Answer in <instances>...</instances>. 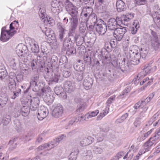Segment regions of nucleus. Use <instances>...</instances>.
Masks as SVG:
<instances>
[{
    "mask_svg": "<svg viewBox=\"0 0 160 160\" xmlns=\"http://www.w3.org/2000/svg\"><path fill=\"white\" fill-rule=\"evenodd\" d=\"M129 60L124 57H120L117 60H114L112 64L114 67L120 68L123 73H126L129 70V66L131 64L136 65L140 62L141 58L138 50H131L129 52Z\"/></svg>",
    "mask_w": 160,
    "mask_h": 160,
    "instance_id": "obj_1",
    "label": "nucleus"
},
{
    "mask_svg": "<svg viewBox=\"0 0 160 160\" xmlns=\"http://www.w3.org/2000/svg\"><path fill=\"white\" fill-rule=\"evenodd\" d=\"M52 73L49 71L47 68L44 73V78L47 81L49 82H58L60 78V72H58L57 70L52 69Z\"/></svg>",
    "mask_w": 160,
    "mask_h": 160,
    "instance_id": "obj_2",
    "label": "nucleus"
},
{
    "mask_svg": "<svg viewBox=\"0 0 160 160\" xmlns=\"http://www.w3.org/2000/svg\"><path fill=\"white\" fill-rule=\"evenodd\" d=\"M16 79L18 82H21L23 80V76L22 74H18L17 76L14 73L11 72L10 73L8 78V86L9 89L11 91H13L16 88Z\"/></svg>",
    "mask_w": 160,
    "mask_h": 160,
    "instance_id": "obj_3",
    "label": "nucleus"
},
{
    "mask_svg": "<svg viewBox=\"0 0 160 160\" xmlns=\"http://www.w3.org/2000/svg\"><path fill=\"white\" fill-rule=\"evenodd\" d=\"M30 99H26L22 100L21 102L25 105H28L30 107L32 111H35L38 110L40 103V100L37 97H32Z\"/></svg>",
    "mask_w": 160,
    "mask_h": 160,
    "instance_id": "obj_4",
    "label": "nucleus"
},
{
    "mask_svg": "<svg viewBox=\"0 0 160 160\" xmlns=\"http://www.w3.org/2000/svg\"><path fill=\"white\" fill-rule=\"evenodd\" d=\"M151 34L150 41L151 48L154 51L158 52L160 51V38L158 37L156 33L151 29Z\"/></svg>",
    "mask_w": 160,
    "mask_h": 160,
    "instance_id": "obj_5",
    "label": "nucleus"
},
{
    "mask_svg": "<svg viewBox=\"0 0 160 160\" xmlns=\"http://www.w3.org/2000/svg\"><path fill=\"white\" fill-rule=\"evenodd\" d=\"M65 137V135L62 134L51 142L39 146L38 148V150H42L46 148H47L48 150H50L57 146L63 138Z\"/></svg>",
    "mask_w": 160,
    "mask_h": 160,
    "instance_id": "obj_6",
    "label": "nucleus"
},
{
    "mask_svg": "<svg viewBox=\"0 0 160 160\" xmlns=\"http://www.w3.org/2000/svg\"><path fill=\"white\" fill-rule=\"evenodd\" d=\"M39 76L38 74H36L32 76L30 79V83L29 87L25 91V93L28 92L30 88H31L32 90L35 92L38 91V83L39 82Z\"/></svg>",
    "mask_w": 160,
    "mask_h": 160,
    "instance_id": "obj_7",
    "label": "nucleus"
},
{
    "mask_svg": "<svg viewBox=\"0 0 160 160\" xmlns=\"http://www.w3.org/2000/svg\"><path fill=\"white\" fill-rule=\"evenodd\" d=\"M38 58H40V56H37V62L36 59H34L32 61L31 66L33 71L37 68V70L38 72L39 71L42 72L43 70L45 63L43 60L40 61L39 60Z\"/></svg>",
    "mask_w": 160,
    "mask_h": 160,
    "instance_id": "obj_8",
    "label": "nucleus"
},
{
    "mask_svg": "<svg viewBox=\"0 0 160 160\" xmlns=\"http://www.w3.org/2000/svg\"><path fill=\"white\" fill-rule=\"evenodd\" d=\"M67 41V42L66 40L64 41L62 49L63 51L67 50L66 54L68 56H73L76 53V49L73 46L69 45L68 43V41L69 42V40Z\"/></svg>",
    "mask_w": 160,
    "mask_h": 160,
    "instance_id": "obj_9",
    "label": "nucleus"
},
{
    "mask_svg": "<svg viewBox=\"0 0 160 160\" xmlns=\"http://www.w3.org/2000/svg\"><path fill=\"white\" fill-rule=\"evenodd\" d=\"M96 31L99 35H103L106 31L107 29L106 23L102 20L99 19L98 24L95 26Z\"/></svg>",
    "mask_w": 160,
    "mask_h": 160,
    "instance_id": "obj_10",
    "label": "nucleus"
},
{
    "mask_svg": "<svg viewBox=\"0 0 160 160\" xmlns=\"http://www.w3.org/2000/svg\"><path fill=\"white\" fill-rule=\"evenodd\" d=\"M126 28L120 26V28H118L113 32V35L117 40L120 41L127 31Z\"/></svg>",
    "mask_w": 160,
    "mask_h": 160,
    "instance_id": "obj_11",
    "label": "nucleus"
},
{
    "mask_svg": "<svg viewBox=\"0 0 160 160\" xmlns=\"http://www.w3.org/2000/svg\"><path fill=\"white\" fill-rule=\"evenodd\" d=\"M53 109L52 113V116L55 118H59L62 116L63 113V107L60 104L53 105Z\"/></svg>",
    "mask_w": 160,
    "mask_h": 160,
    "instance_id": "obj_12",
    "label": "nucleus"
},
{
    "mask_svg": "<svg viewBox=\"0 0 160 160\" xmlns=\"http://www.w3.org/2000/svg\"><path fill=\"white\" fill-rule=\"evenodd\" d=\"M42 32L47 37L46 39L49 42L55 41L56 40L55 35L53 30L49 28H45L42 30Z\"/></svg>",
    "mask_w": 160,
    "mask_h": 160,
    "instance_id": "obj_13",
    "label": "nucleus"
},
{
    "mask_svg": "<svg viewBox=\"0 0 160 160\" xmlns=\"http://www.w3.org/2000/svg\"><path fill=\"white\" fill-rule=\"evenodd\" d=\"M63 87L66 92L71 93L74 91L75 86V84L72 82L66 81L64 83Z\"/></svg>",
    "mask_w": 160,
    "mask_h": 160,
    "instance_id": "obj_14",
    "label": "nucleus"
},
{
    "mask_svg": "<svg viewBox=\"0 0 160 160\" xmlns=\"http://www.w3.org/2000/svg\"><path fill=\"white\" fill-rule=\"evenodd\" d=\"M38 110L37 118L40 120H42L46 118L48 114V109L44 107H41Z\"/></svg>",
    "mask_w": 160,
    "mask_h": 160,
    "instance_id": "obj_15",
    "label": "nucleus"
},
{
    "mask_svg": "<svg viewBox=\"0 0 160 160\" xmlns=\"http://www.w3.org/2000/svg\"><path fill=\"white\" fill-rule=\"evenodd\" d=\"M38 94L39 95V93H38ZM39 96L42 97L45 101L48 103V104H51L52 103L54 99V97L52 95H50L48 91L41 95H39Z\"/></svg>",
    "mask_w": 160,
    "mask_h": 160,
    "instance_id": "obj_16",
    "label": "nucleus"
},
{
    "mask_svg": "<svg viewBox=\"0 0 160 160\" xmlns=\"http://www.w3.org/2000/svg\"><path fill=\"white\" fill-rule=\"evenodd\" d=\"M23 106L22 107H19V110L18 112L17 116H16L15 117H18L20 114V113L23 116L25 117L28 115L29 114L31 109L30 108V107L28 105H25L24 104H23L22 102Z\"/></svg>",
    "mask_w": 160,
    "mask_h": 160,
    "instance_id": "obj_17",
    "label": "nucleus"
},
{
    "mask_svg": "<svg viewBox=\"0 0 160 160\" xmlns=\"http://www.w3.org/2000/svg\"><path fill=\"white\" fill-rule=\"evenodd\" d=\"M119 26L116 19L114 18H111L109 19L107 22L108 28L110 30L114 31Z\"/></svg>",
    "mask_w": 160,
    "mask_h": 160,
    "instance_id": "obj_18",
    "label": "nucleus"
},
{
    "mask_svg": "<svg viewBox=\"0 0 160 160\" xmlns=\"http://www.w3.org/2000/svg\"><path fill=\"white\" fill-rule=\"evenodd\" d=\"M16 30H14L12 32H5L3 34L1 33L0 40L3 42H5L9 40L10 37H12L16 33Z\"/></svg>",
    "mask_w": 160,
    "mask_h": 160,
    "instance_id": "obj_19",
    "label": "nucleus"
},
{
    "mask_svg": "<svg viewBox=\"0 0 160 160\" xmlns=\"http://www.w3.org/2000/svg\"><path fill=\"white\" fill-rule=\"evenodd\" d=\"M57 26L58 30V38L61 41H62L63 40L64 37L66 34V32L67 31V30L60 23H58L57 24Z\"/></svg>",
    "mask_w": 160,
    "mask_h": 160,
    "instance_id": "obj_20",
    "label": "nucleus"
},
{
    "mask_svg": "<svg viewBox=\"0 0 160 160\" xmlns=\"http://www.w3.org/2000/svg\"><path fill=\"white\" fill-rule=\"evenodd\" d=\"M134 14L133 13H128L125 15H122V20L123 24L127 25L128 22L134 17Z\"/></svg>",
    "mask_w": 160,
    "mask_h": 160,
    "instance_id": "obj_21",
    "label": "nucleus"
},
{
    "mask_svg": "<svg viewBox=\"0 0 160 160\" xmlns=\"http://www.w3.org/2000/svg\"><path fill=\"white\" fill-rule=\"evenodd\" d=\"M94 140L93 138L91 136H89L87 138H85L80 142V145L81 146H85L91 144Z\"/></svg>",
    "mask_w": 160,
    "mask_h": 160,
    "instance_id": "obj_22",
    "label": "nucleus"
},
{
    "mask_svg": "<svg viewBox=\"0 0 160 160\" xmlns=\"http://www.w3.org/2000/svg\"><path fill=\"white\" fill-rule=\"evenodd\" d=\"M58 57L55 55L52 56L51 60V67L52 69H54L58 72H60V71L59 70L58 66Z\"/></svg>",
    "mask_w": 160,
    "mask_h": 160,
    "instance_id": "obj_23",
    "label": "nucleus"
},
{
    "mask_svg": "<svg viewBox=\"0 0 160 160\" xmlns=\"http://www.w3.org/2000/svg\"><path fill=\"white\" fill-rule=\"evenodd\" d=\"M92 83L93 81L92 78L88 77L84 79L83 85L86 89L88 90L91 88Z\"/></svg>",
    "mask_w": 160,
    "mask_h": 160,
    "instance_id": "obj_24",
    "label": "nucleus"
},
{
    "mask_svg": "<svg viewBox=\"0 0 160 160\" xmlns=\"http://www.w3.org/2000/svg\"><path fill=\"white\" fill-rule=\"evenodd\" d=\"M117 10L118 12L125 11L126 6L125 3L122 0H118L116 2Z\"/></svg>",
    "mask_w": 160,
    "mask_h": 160,
    "instance_id": "obj_25",
    "label": "nucleus"
},
{
    "mask_svg": "<svg viewBox=\"0 0 160 160\" xmlns=\"http://www.w3.org/2000/svg\"><path fill=\"white\" fill-rule=\"evenodd\" d=\"M27 52V48L25 46L21 47H18L16 50V53L19 57L24 56Z\"/></svg>",
    "mask_w": 160,
    "mask_h": 160,
    "instance_id": "obj_26",
    "label": "nucleus"
},
{
    "mask_svg": "<svg viewBox=\"0 0 160 160\" xmlns=\"http://www.w3.org/2000/svg\"><path fill=\"white\" fill-rule=\"evenodd\" d=\"M9 64L10 67L13 70H16L17 69V65L18 62L17 58H10L8 60Z\"/></svg>",
    "mask_w": 160,
    "mask_h": 160,
    "instance_id": "obj_27",
    "label": "nucleus"
},
{
    "mask_svg": "<svg viewBox=\"0 0 160 160\" xmlns=\"http://www.w3.org/2000/svg\"><path fill=\"white\" fill-rule=\"evenodd\" d=\"M70 29L76 30L79 24L78 19H69Z\"/></svg>",
    "mask_w": 160,
    "mask_h": 160,
    "instance_id": "obj_28",
    "label": "nucleus"
},
{
    "mask_svg": "<svg viewBox=\"0 0 160 160\" xmlns=\"http://www.w3.org/2000/svg\"><path fill=\"white\" fill-rule=\"evenodd\" d=\"M6 69L2 62H0V78L2 80L7 75Z\"/></svg>",
    "mask_w": 160,
    "mask_h": 160,
    "instance_id": "obj_29",
    "label": "nucleus"
},
{
    "mask_svg": "<svg viewBox=\"0 0 160 160\" xmlns=\"http://www.w3.org/2000/svg\"><path fill=\"white\" fill-rule=\"evenodd\" d=\"M74 38V40L76 41L77 46H80L83 43L84 40V35L81 36L79 34H76Z\"/></svg>",
    "mask_w": 160,
    "mask_h": 160,
    "instance_id": "obj_30",
    "label": "nucleus"
},
{
    "mask_svg": "<svg viewBox=\"0 0 160 160\" xmlns=\"http://www.w3.org/2000/svg\"><path fill=\"white\" fill-rule=\"evenodd\" d=\"M136 48L138 50L141 57L143 59H145L148 53V48H142L140 50L138 47H136Z\"/></svg>",
    "mask_w": 160,
    "mask_h": 160,
    "instance_id": "obj_31",
    "label": "nucleus"
},
{
    "mask_svg": "<svg viewBox=\"0 0 160 160\" xmlns=\"http://www.w3.org/2000/svg\"><path fill=\"white\" fill-rule=\"evenodd\" d=\"M31 50L32 52L37 53L39 51V49L38 45L37 43L34 40L32 41L31 43H30Z\"/></svg>",
    "mask_w": 160,
    "mask_h": 160,
    "instance_id": "obj_32",
    "label": "nucleus"
},
{
    "mask_svg": "<svg viewBox=\"0 0 160 160\" xmlns=\"http://www.w3.org/2000/svg\"><path fill=\"white\" fill-rule=\"evenodd\" d=\"M68 12L71 16V17H69V19H78L77 17L78 13V11L74 8Z\"/></svg>",
    "mask_w": 160,
    "mask_h": 160,
    "instance_id": "obj_33",
    "label": "nucleus"
},
{
    "mask_svg": "<svg viewBox=\"0 0 160 160\" xmlns=\"http://www.w3.org/2000/svg\"><path fill=\"white\" fill-rule=\"evenodd\" d=\"M83 72H79L78 71H76L73 73V78L76 79L78 81H80L83 78Z\"/></svg>",
    "mask_w": 160,
    "mask_h": 160,
    "instance_id": "obj_34",
    "label": "nucleus"
},
{
    "mask_svg": "<svg viewBox=\"0 0 160 160\" xmlns=\"http://www.w3.org/2000/svg\"><path fill=\"white\" fill-rule=\"evenodd\" d=\"M89 19L88 21L90 22V24H98V21H99L96 15L94 13H92L89 16Z\"/></svg>",
    "mask_w": 160,
    "mask_h": 160,
    "instance_id": "obj_35",
    "label": "nucleus"
},
{
    "mask_svg": "<svg viewBox=\"0 0 160 160\" xmlns=\"http://www.w3.org/2000/svg\"><path fill=\"white\" fill-rule=\"evenodd\" d=\"M38 83V85L39 88L38 91L39 90H41V92L39 95H41L44 92H46V91H48V90L50 89V88H46V87H44L45 84L44 82H39Z\"/></svg>",
    "mask_w": 160,
    "mask_h": 160,
    "instance_id": "obj_36",
    "label": "nucleus"
},
{
    "mask_svg": "<svg viewBox=\"0 0 160 160\" xmlns=\"http://www.w3.org/2000/svg\"><path fill=\"white\" fill-rule=\"evenodd\" d=\"M84 118V117L82 116L73 118L69 121L67 125L68 126H71L74 122H78L79 120L81 121L83 119V120H85V119Z\"/></svg>",
    "mask_w": 160,
    "mask_h": 160,
    "instance_id": "obj_37",
    "label": "nucleus"
},
{
    "mask_svg": "<svg viewBox=\"0 0 160 160\" xmlns=\"http://www.w3.org/2000/svg\"><path fill=\"white\" fill-rule=\"evenodd\" d=\"M79 153V151L78 149H76L74 152H72L68 156L69 160H76L77 155Z\"/></svg>",
    "mask_w": 160,
    "mask_h": 160,
    "instance_id": "obj_38",
    "label": "nucleus"
},
{
    "mask_svg": "<svg viewBox=\"0 0 160 160\" xmlns=\"http://www.w3.org/2000/svg\"><path fill=\"white\" fill-rule=\"evenodd\" d=\"M9 149L10 150H12L15 149L17 146L16 139L15 138L10 140L8 144Z\"/></svg>",
    "mask_w": 160,
    "mask_h": 160,
    "instance_id": "obj_39",
    "label": "nucleus"
},
{
    "mask_svg": "<svg viewBox=\"0 0 160 160\" xmlns=\"http://www.w3.org/2000/svg\"><path fill=\"white\" fill-rule=\"evenodd\" d=\"M86 107V103L84 102L81 101L77 106V111L81 112L84 111Z\"/></svg>",
    "mask_w": 160,
    "mask_h": 160,
    "instance_id": "obj_40",
    "label": "nucleus"
},
{
    "mask_svg": "<svg viewBox=\"0 0 160 160\" xmlns=\"http://www.w3.org/2000/svg\"><path fill=\"white\" fill-rule=\"evenodd\" d=\"M38 13L40 18L42 20H43L47 17L46 10L44 7L40 8Z\"/></svg>",
    "mask_w": 160,
    "mask_h": 160,
    "instance_id": "obj_41",
    "label": "nucleus"
},
{
    "mask_svg": "<svg viewBox=\"0 0 160 160\" xmlns=\"http://www.w3.org/2000/svg\"><path fill=\"white\" fill-rule=\"evenodd\" d=\"M99 112V111L98 110L92 112H89L85 115V118H87L88 119L95 117L97 116Z\"/></svg>",
    "mask_w": 160,
    "mask_h": 160,
    "instance_id": "obj_42",
    "label": "nucleus"
},
{
    "mask_svg": "<svg viewBox=\"0 0 160 160\" xmlns=\"http://www.w3.org/2000/svg\"><path fill=\"white\" fill-rule=\"evenodd\" d=\"M152 142L151 140H150L149 138L148 140L144 143V148L145 149H146L147 151H149L151 147L153 145H154V143Z\"/></svg>",
    "mask_w": 160,
    "mask_h": 160,
    "instance_id": "obj_43",
    "label": "nucleus"
},
{
    "mask_svg": "<svg viewBox=\"0 0 160 160\" xmlns=\"http://www.w3.org/2000/svg\"><path fill=\"white\" fill-rule=\"evenodd\" d=\"M112 48L111 46L109 41H106L105 42L104 47L102 49L106 52H111L112 50Z\"/></svg>",
    "mask_w": 160,
    "mask_h": 160,
    "instance_id": "obj_44",
    "label": "nucleus"
},
{
    "mask_svg": "<svg viewBox=\"0 0 160 160\" xmlns=\"http://www.w3.org/2000/svg\"><path fill=\"white\" fill-rule=\"evenodd\" d=\"M92 8L89 7H84L82 9V12L86 14L88 16H90L92 14Z\"/></svg>",
    "mask_w": 160,
    "mask_h": 160,
    "instance_id": "obj_45",
    "label": "nucleus"
},
{
    "mask_svg": "<svg viewBox=\"0 0 160 160\" xmlns=\"http://www.w3.org/2000/svg\"><path fill=\"white\" fill-rule=\"evenodd\" d=\"M132 86L131 85L128 86L126 87L125 89L122 91L121 94L120 95V96H123L122 98L126 96L127 93L130 92Z\"/></svg>",
    "mask_w": 160,
    "mask_h": 160,
    "instance_id": "obj_46",
    "label": "nucleus"
},
{
    "mask_svg": "<svg viewBox=\"0 0 160 160\" xmlns=\"http://www.w3.org/2000/svg\"><path fill=\"white\" fill-rule=\"evenodd\" d=\"M154 15L152 17L153 20L157 27L160 29V15L156 16Z\"/></svg>",
    "mask_w": 160,
    "mask_h": 160,
    "instance_id": "obj_47",
    "label": "nucleus"
},
{
    "mask_svg": "<svg viewBox=\"0 0 160 160\" xmlns=\"http://www.w3.org/2000/svg\"><path fill=\"white\" fill-rule=\"evenodd\" d=\"M86 14L81 12L80 19H81L82 22H87L88 21V19H89V16L86 15Z\"/></svg>",
    "mask_w": 160,
    "mask_h": 160,
    "instance_id": "obj_48",
    "label": "nucleus"
},
{
    "mask_svg": "<svg viewBox=\"0 0 160 160\" xmlns=\"http://www.w3.org/2000/svg\"><path fill=\"white\" fill-rule=\"evenodd\" d=\"M68 59L65 56H62L59 60L60 63H61L63 68L65 67V65L68 62Z\"/></svg>",
    "mask_w": 160,
    "mask_h": 160,
    "instance_id": "obj_49",
    "label": "nucleus"
},
{
    "mask_svg": "<svg viewBox=\"0 0 160 160\" xmlns=\"http://www.w3.org/2000/svg\"><path fill=\"white\" fill-rule=\"evenodd\" d=\"M153 11H152L153 13L152 17L154 15H155V16L160 15V10L158 5H155L153 8Z\"/></svg>",
    "mask_w": 160,
    "mask_h": 160,
    "instance_id": "obj_50",
    "label": "nucleus"
},
{
    "mask_svg": "<svg viewBox=\"0 0 160 160\" xmlns=\"http://www.w3.org/2000/svg\"><path fill=\"white\" fill-rule=\"evenodd\" d=\"M11 117L10 116L8 115L6 117H3L2 119V122L3 125L5 126L7 125L11 121Z\"/></svg>",
    "mask_w": 160,
    "mask_h": 160,
    "instance_id": "obj_51",
    "label": "nucleus"
},
{
    "mask_svg": "<svg viewBox=\"0 0 160 160\" xmlns=\"http://www.w3.org/2000/svg\"><path fill=\"white\" fill-rule=\"evenodd\" d=\"M5 152L4 148L2 146H0V160H6L7 157L4 156Z\"/></svg>",
    "mask_w": 160,
    "mask_h": 160,
    "instance_id": "obj_52",
    "label": "nucleus"
},
{
    "mask_svg": "<svg viewBox=\"0 0 160 160\" xmlns=\"http://www.w3.org/2000/svg\"><path fill=\"white\" fill-rule=\"evenodd\" d=\"M65 7L67 11L74 8L73 4L68 0L65 2Z\"/></svg>",
    "mask_w": 160,
    "mask_h": 160,
    "instance_id": "obj_53",
    "label": "nucleus"
},
{
    "mask_svg": "<svg viewBox=\"0 0 160 160\" xmlns=\"http://www.w3.org/2000/svg\"><path fill=\"white\" fill-rule=\"evenodd\" d=\"M93 151L94 153L101 154L103 151V149L97 146H94L93 147Z\"/></svg>",
    "mask_w": 160,
    "mask_h": 160,
    "instance_id": "obj_54",
    "label": "nucleus"
},
{
    "mask_svg": "<svg viewBox=\"0 0 160 160\" xmlns=\"http://www.w3.org/2000/svg\"><path fill=\"white\" fill-rule=\"evenodd\" d=\"M153 129H152L147 132L144 133L142 136L140 138V141H141L144 140L145 139L147 138L152 132Z\"/></svg>",
    "mask_w": 160,
    "mask_h": 160,
    "instance_id": "obj_55",
    "label": "nucleus"
},
{
    "mask_svg": "<svg viewBox=\"0 0 160 160\" xmlns=\"http://www.w3.org/2000/svg\"><path fill=\"white\" fill-rule=\"evenodd\" d=\"M105 55L103 57V59H101L102 60V62L104 63H108V62H107V61L109 62L111 59V58L110 56V55L108 52H106V54H105Z\"/></svg>",
    "mask_w": 160,
    "mask_h": 160,
    "instance_id": "obj_56",
    "label": "nucleus"
},
{
    "mask_svg": "<svg viewBox=\"0 0 160 160\" xmlns=\"http://www.w3.org/2000/svg\"><path fill=\"white\" fill-rule=\"evenodd\" d=\"M51 11L53 13L56 15L58 14L61 12L63 10V8L62 7H59V8H51Z\"/></svg>",
    "mask_w": 160,
    "mask_h": 160,
    "instance_id": "obj_57",
    "label": "nucleus"
},
{
    "mask_svg": "<svg viewBox=\"0 0 160 160\" xmlns=\"http://www.w3.org/2000/svg\"><path fill=\"white\" fill-rule=\"evenodd\" d=\"M18 21L15 20L13 21L10 24L9 26V28L10 29L9 31H10V32H12V30H15V29L16 28V27H17L16 26V25L18 24Z\"/></svg>",
    "mask_w": 160,
    "mask_h": 160,
    "instance_id": "obj_58",
    "label": "nucleus"
},
{
    "mask_svg": "<svg viewBox=\"0 0 160 160\" xmlns=\"http://www.w3.org/2000/svg\"><path fill=\"white\" fill-rule=\"evenodd\" d=\"M0 98L8 100V96L5 91H2V92L0 94Z\"/></svg>",
    "mask_w": 160,
    "mask_h": 160,
    "instance_id": "obj_59",
    "label": "nucleus"
},
{
    "mask_svg": "<svg viewBox=\"0 0 160 160\" xmlns=\"http://www.w3.org/2000/svg\"><path fill=\"white\" fill-rule=\"evenodd\" d=\"M147 74L145 73L144 71H142L138 74V75L137 76V79L138 80H141Z\"/></svg>",
    "mask_w": 160,
    "mask_h": 160,
    "instance_id": "obj_60",
    "label": "nucleus"
},
{
    "mask_svg": "<svg viewBox=\"0 0 160 160\" xmlns=\"http://www.w3.org/2000/svg\"><path fill=\"white\" fill-rule=\"evenodd\" d=\"M85 158L86 160H89L93 157L92 152L90 150L88 151L86 154L85 156Z\"/></svg>",
    "mask_w": 160,
    "mask_h": 160,
    "instance_id": "obj_61",
    "label": "nucleus"
},
{
    "mask_svg": "<svg viewBox=\"0 0 160 160\" xmlns=\"http://www.w3.org/2000/svg\"><path fill=\"white\" fill-rule=\"evenodd\" d=\"M64 69L63 70L62 72V75L63 77L68 78L71 75V72L65 68V67L63 68Z\"/></svg>",
    "mask_w": 160,
    "mask_h": 160,
    "instance_id": "obj_62",
    "label": "nucleus"
},
{
    "mask_svg": "<svg viewBox=\"0 0 160 160\" xmlns=\"http://www.w3.org/2000/svg\"><path fill=\"white\" fill-rule=\"evenodd\" d=\"M148 102V101L145 99L143 101L138 102V104H139V105L140 106V108H142L146 106Z\"/></svg>",
    "mask_w": 160,
    "mask_h": 160,
    "instance_id": "obj_63",
    "label": "nucleus"
},
{
    "mask_svg": "<svg viewBox=\"0 0 160 160\" xmlns=\"http://www.w3.org/2000/svg\"><path fill=\"white\" fill-rule=\"evenodd\" d=\"M62 88L61 87H55L54 89V92L56 94L58 95L61 93L63 90Z\"/></svg>",
    "mask_w": 160,
    "mask_h": 160,
    "instance_id": "obj_64",
    "label": "nucleus"
}]
</instances>
